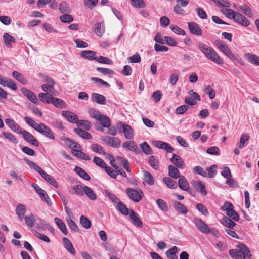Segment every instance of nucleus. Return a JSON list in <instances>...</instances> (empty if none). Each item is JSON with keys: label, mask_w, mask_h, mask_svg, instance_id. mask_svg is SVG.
I'll list each match as a JSON object with an SVG mask.
<instances>
[{"label": "nucleus", "mask_w": 259, "mask_h": 259, "mask_svg": "<svg viewBox=\"0 0 259 259\" xmlns=\"http://www.w3.org/2000/svg\"><path fill=\"white\" fill-rule=\"evenodd\" d=\"M198 48L209 60L219 65H222L224 63L223 59L212 48L200 42L198 44Z\"/></svg>", "instance_id": "f257e3e1"}, {"label": "nucleus", "mask_w": 259, "mask_h": 259, "mask_svg": "<svg viewBox=\"0 0 259 259\" xmlns=\"http://www.w3.org/2000/svg\"><path fill=\"white\" fill-rule=\"evenodd\" d=\"M222 13L228 18L233 19L237 23L242 26L248 27L250 23L246 17L239 12H236L232 9H225Z\"/></svg>", "instance_id": "f03ea898"}, {"label": "nucleus", "mask_w": 259, "mask_h": 259, "mask_svg": "<svg viewBox=\"0 0 259 259\" xmlns=\"http://www.w3.org/2000/svg\"><path fill=\"white\" fill-rule=\"evenodd\" d=\"M25 160L27 164L31 168L33 169L36 171H37L41 175V176L49 184H51L56 188L58 187L56 180L51 176L49 175L46 172L44 171L39 166L30 160L26 159Z\"/></svg>", "instance_id": "7ed1b4c3"}, {"label": "nucleus", "mask_w": 259, "mask_h": 259, "mask_svg": "<svg viewBox=\"0 0 259 259\" xmlns=\"http://www.w3.org/2000/svg\"><path fill=\"white\" fill-rule=\"evenodd\" d=\"M126 193L128 198L134 202H138L142 198L143 192L140 189L137 190L127 188L126 189Z\"/></svg>", "instance_id": "20e7f679"}, {"label": "nucleus", "mask_w": 259, "mask_h": 259, "mask_svg": "<svg viewBox=\"0 0 259 259\" xmlns=\"http://www.w3.org/2000/svg\"><path fill=\"white\" fill-rule=\"evenodd\" d=\"M117 128L119 132L124 133V135L127 139L130 140L133 138V130L129 125L120 122L117 124Z\"/></svg>", "instance_id": "39448f33"}, {"label": "nucleus", "mask_w": 259, "mask_h": 259, "mask_svg": "<svg viewBox=\"0 0 259 259\" xmlns=\"http://www.w3.org/2000/svg\"><path fill=\"white\" fill-rule=\"evenodd\" d=\"M215 44L217 47L230 59L231 60H234L235 59V55L232 53L230 48L222 41L217 40L215 41Z\"/></svg>", "instance_id": "423d86ee"}, {"label": "nucleus", "mask_w": 259, "mask_h": 259, "mask_svg": "<svg viewBox=\"0 0 259 259\" xmlns=\"http://www.w3.org/2000/svg\"><path fill=\"white\" fill-rule=\"evenodd\" d=\"M36 131L51 140H54L55 138L51 130L43 123H39Z\"/></svg>", "instance_id": "0eeeda50"}, {"label": "nucleus", "mask_w": 259, "mask_h": 259, "mask_svg": "<svg viewBox=\"0 0 259 259\" xmlns=\"http://www.w3.org/2000/svg\"><path fill=\"white\" fill-rule=\"evenodd\" d=\"M101 139L107 145L111 147L114 148H118L120 146L121 141L118 138L110 137L109 136H105L102 137Z\"/></svg>", "instance_id": "6e6552de"}, {"label": "nucleus", "mask_w": 259, "mask_h": 259, "mask_svg": "<svg viewBox=\"0 0 259 259\" xmlns=\"http://www.w3.org/2000/svg\"><path fill=\"white\" fill-rule=\"evenodd\" d=\"M197 228L201 232L204 234H209L210 228L201 219L195 218L193 221Z\"/></svg>", "instance_id": "1a4fd4ad"}, {"label": "nucleus", "mask_w": 259, "mask_h": 259, "mask_svg": "<svg viewBox=\"0 0 259 259\" xmlns=\"http://www.w3.org/2000/svg\"><path fill=\"white\" fill-rule=\"evenodd\" d=\"M153 145L156 147L165 150L167 152H172L174 149L170 146L167 143L161 141H154L153 142Z\"/></svg>", "instance_id": "9d476101"}, {"label": "nucleus", "mask_w": 259, "mask_h": 259, "mask_svg": "<svg viewBox=\"0 0 259 259\" xmlns=\"http://www.w3.org/2000/svg\"><path fill=\"white\" fill-rule=\"evenodd\" d=\"M20 134H21L23 136L24 139L27 141V142L31 143L32 145L35 146H39V142L34 137V136L29 132L26 130H21V132Z\"/></svg>", "instance_id": "9b49d317"}, {"label": "nucleus", "mask_w": 259, "mask_h": 259, "mask_svg": "<svg viewBox=\"0 0 259 259\" xmlns=\"http://www.w3.org/2000/svg\"><path fill=\"white\" fill-rule=\"evenodd\" d=\"M229 254L232 258L235 259H245L246 257H248V255H249L246 252L240 251L238 249H230Z\"/></svg>", "instance_id": "f8f14e48"}, {"label": "nucleus", "mask_w": 259, "mask_h": 259, "mask_svg": "<svg viewBox=\"0 0 259 259\" xmlns=\"http://www.w3.org/2000/svg\"><path fill=\"white\" fill-rule=\"evenodd\" d=\"M188 28L191 33L196 35L200 36L202 34V31L199 26L195 22H188Z\"/></svg>", "instance_id": "ddd939ff"}, {"label": "nucleus", "mask_w": 259, "mask_h": 259, "mask_svg": "<svg viewBox=\"0 0 259 259\" xmlns=\"http://www.w3.org/2000/svg\"><path fill=\"white\" fill-rule=\"evenodd\" d=\"M0 85L11 89L13 90L16 91L17 89L16 84L15 82L8 78H3L0 75Z\"/></svg>", "instance_id": "4468645a"}, {"label": "nucleus", "mask_w": 259, "mask_h": 259, "mask_svg": "<svg viewBox=\"0 0 259 259\" xmlns=\"http://www.w3.org/2000/svg\"><path fill=\"white\" fill-rule=\"evenodd\" d=\"M170 161L177 167L183 169L185 166L182 158L178 155L173 154Z\"/></svg>", "instance_id": "2eb2a0df"}, {"label": "nucleus", "mask_w": 259, "mask_h": 259, "mask_svg": "<svg viewBox=\"0 0 259 259\" xmlns=\"http://www.w3.org/2000/svg\"><path fill=\"white\" fill-rule=\"evenodd\" d=\"M21 92L32 102L35 104H39L37 97L32 91L26 88H22Z\"/></svg>", "instance_id": "dca6fc26"}, {"label": "nucleus", "mask_w": 259, "mask_h": 259, "mask_svg": "<svg viewBox=\"0 0 259 259\" xmlns=\"http://www.w3.org/2000/svg\"><path fill=\"white\" fill-rule=\"evenodd\" d=\"M62 114L68 121L71 123H76L78 120V116L73 112L63 111H62Z\"/></svg>", "instance_id": "f3484780"}, {"label": "nucleus", "mask_w": 259, "mask_h": 259, "mask_svg": "<svg viewBox=\"0 0 259 259\" xmlns=\"http://www.w3.org/2000/svg\"><path fill=\"white\" fill-rule=\"evenodd\" d=\"M237 10L238 11H241L245 15L249 18H252L253 17V14L252 10L248 5L243 4L239 6L237 8Z\"/></svg>", "instance_id": "a211bd4d"}, {"label": "nucleus", "mask_w": 259, "mask_h": 259, "mask_svg": "<svg viewBox=\"0 0 259 259\" xmlns=\"http://www.w3.org/2000/svg\"><path fill=\"white\" fill-rule=\"evenodd\" d=\"M5 123L13 132L18 134L21 132L22 130L21 127L14 120L7 118L5 120Z\"/></svg>", "instance_id": "6ab92c4d"}, {"label": "nucleus", "mask_w": 259, "mask_h": 259, "mask_svg": "<svg viewBox=\"0 0 259 259\" xmlns=\"http://www.w3.org/2000/svg\"><path fill=\"white\" fill-rule=\"evenodd\" d=\"M129 215L134 225L139 228H141L143 226L142 222L133 210H130Z\"/></svg>", "instance_id": "aec40b11"}, {"label": "nucleus", "mask_w": 259, "mask_h": 259, "mask_svg": "<svg viewBox=\"0 0 259 259\" xmlns=\"http://www.w3.org/2000/svg\"><path fill=\"white\" fill-rule=\"evenodd\" d=\"M63 245L65 248L71 254L74 255L75 254V250L71 243V242L66 237L62 239Z\"/></svg>", "instance_id": "412c9836"}, {"label": "nucleus", "mask_w": 259, "mask_h": 259, "mask_svg": "<svg viewBox=\"0 0 259 259\" xmlns=\"http://www.w3.org/2000/svg\"><path fill=\"white\" fill-rule=\"evenodd\" d=\"M92 99L94 102H95L98 104L102 105L106 104V98L101 94L97 93H93L92 94Z\"/></svg>", "instance_id": "4be33fe9"}, {"label": "nucleus", "mask_w": 259, "mask_h": 259, "mask_svg": "<svg viewBox=\"0 0 259 259\" xmlns=\"http://www.w3.org/2000/svg\"><path fill=\"white\" fill-rule=\"evenodd\" d=\"M192 184L202 195H206L207 194V192L205 190V186L201 181H193L192 182Z\"/></svg>", "instance_id": "5701e85b"}, {"label": "nucleus", "mask_w": 259, "mask_h": 259, "mask_svg": "<svg viewBox=\"0 0 259 259\" xmlns=\"http://www.w3.org/2000/svg\"><path fill=\"white\" fill-rule=\"evenodd\" d=\"M178 185H179V188L184 191H188L189 189V183H188V181L186 180V179L185 178V177L183 175H181L179 178Z\"/></svg>", "instance_id": "b1692460"}, {"label": "nucleus", "mask_w": 259, "mask_h": 259, "mask_svg": "<svg viewBox=\"0 0 259 259\" xmlns=\"http://www.w3.org/2000/svg\"><path fill=\"white\" fill-rule=\"evenodd\" d=\"M175 209L179 213L185 214L188 212L187 208L186 206L179 201H175L174 203Z\"/></svg>", "instance_id": "393cba45"}, {"label": "nucleus", "mask_w": 259, "mask_h": 259, "mask_svg": "<svg viewBox=\"0 0 259 259\" xmlns=\"http://www.w3.org/2000/svg\"><path fill=\"white\" fill-rule=\"evenodd\" d=\"M244 56L247 59L248 61L253 65L259 66V57L256 55L246 53L244 54Z\"/></svg>", "instance_id": "a878e982"}, {"label": "nucleus", "mask_w": 259, "mask_h": 259, "mask_svg": "<svg viewBox=\"0 0 259 259\" xmlns=\"http://www.w3.org/2000/svg\"><path fill=\"white\" fill-rule=\"evenodd\" d=\"M80 55L81 57L90 60H95L96 59V52L91 50L82 51Z\"/></svg>", "instance_id": "bb28decb"}, {"label": "nucleus", "mask_w": 259, "mask_h": 259, "mask_svg": "<svg viewBox=\"0 0 259 259\" xmlns=\"http://www.w3.org/2000/svg\"><path fill=\"white\" fill-rule=\"evenodd\" d=\"M54 220L56 224L57 225L62 233L64 235H67L68 233L67 230L66 225L63 222V221L61 219L57 217L55 218Z\"/></svg>", "instance_id": "cd10ccee"}, {"label": "nucleus", "mask_w": 259, "mask_h": 259, "mask_svg": "<svg viewBox=\"0 0 259 259\" xmlns=\"http://www.w3.org/2000/svg\"><path fill=\"white\" fill-rule=\"evenodd\" d=\"M38 97L42 102L46 104L51 103L53 98L52 95L49 93H40L38 94Z\"/></svg>", "instance_id": "c85d7f7f"}, {"label": "nucleus", "mask_w": 259, "mask_h": 259, "mask_svg": "<svg viewBox=\"0 0 259 259\" xmlns=\"http://www.w3.org/2000/svg\"><path fill=\"white\" fill-rule=\"evenodd\" d=\"M168 175L175 179L179 178L181 176L179 169L172 165H170L168 166Z\"/></svg>", "instance_id": "c756f323"}, {"label": "nucleus", "mask_w": 259, "mask_h": 259, "mask_svg": "<svg viewBox=\"0 0 259 259\" xmlns=\"http://www.w3.org/2000/svg\"><path fill=\"white\" fill-rule=\"evenodd\" d=\"M4 41L6 46L9 48L12 47V42H15V39L8 33L3 35Z\"/></svg>", "instance_id": "7c9ffc66"}, {"label": "nucleus", "mask_w": 259, "mask_h": 259, "mask_svg": "<svg viewBox=\"0 0 259 259\" xmlns=\"http://www.w3.org/2000/svg\"><path fill=\"white\" fill-rule=\"evenodd\" d=\"M2 135L4 137L13 144H17L18 140L17 138L12 134L6 132H2Z\"/></svg>", "instance_id": "2f4dec72"}, {"label": "nucleus", "mask_w": 259, "mask_h": 259, "mask_svg": "<svg viewBox=\"0 0 259 259\" xmlns=\"http://www.w3.org/2000/svg\"><path fill=\"white\" fill-rule=\"evenodd\" d=\"M51 103L54 106L59 108H64L66 107L65 103L61 99L54 98L53 97Z\"/></svg>", "instance_id": "473e14b6"}, {"label": "nucleus", "mask_w": 259, "mask_h": 259, "mask_svg": "<svg viewBox=\"0 0 259 259\" xmlns=\"http://www.w3.org/2000/svg\"><path fill=\"white\" fill-rule=\"evenodd\" d=\"M59 10L62 14H68L71 11L70 7L65 1H63L59 4Z\"/></svg>", "instance_id": "72a5a7b5"}, {"label": "nucleus", "mask_w": 259, "mask_h": 259, "mask_svg": "<svg viewBox=\"0 0 259 259\" xmlns=\"http://www.w3.org/2000/svg\"><path fill=\"white\" fill-rule=\"evenodd\" d=\"M13 77L23 85L27 83V79L19 72L15 71L12 73Z\"/></svg>", "instance_id": "f704fd0d"}, {"label": "nucleus", "mask_w": 259, "mask_h": 259, "mask_svg": "<svg viewBox=\"0 0 259 259\" xmlns=\"http://www.w3.org/2000/svg\"><path fill=\"white\" fill-rule=\"evenodd\" d=\"M122 146L124 148H127L128 150L135 151L137 149V145L134 141H128L123 143Z\"/></svg>", "instance_id": "c9c22d12"}, {"label": "nucleus", "mask_w": 259, "mask_h": 259, "mask_svg": "<svg viewBox=\"0 0 259 259\" xmlns=\"http://www.w3.org/2000/svg\"><path fill=\"white\" fill-rule=\"evenodd\" d=\"M74 170L81 178L85 180H90L91 178L90 176L81 167L76 166Z\"/></svg>", "instance_id": "e433bc0d"}, {"label": "nucleus", "mask_w": 259, "mask_h": 259, "mask_svg": "<svg viewBox=\"0 0 259 259\" xmlns=\"http://www.w3.org/2000/svg\"><path fill=\"white\" fill-rule=\"evenodd\" d=\"M177 251V247L174 246L171 248L167 250L165 254L169 259H178V256L176 255Z\"/></svg>", "instance_id": "4c0bfd02"}, {"label": "nucleus", "mask_w": 259, "mask_h": 259, "mask_svg": "<svg viewBox=\"0 0 259 259\" xmlns=\"http://www.w3.org/2000/svg\"><path fill=\"white\" fill-rule=\"evenodd\" d=\"M116 208L121 213L124 215H127L130 214V210L126 207V206L121 201L118 203L116 206Z\"/></svg>", "instance_id": "58836bf2"}, {"label": "nucleus", "mask_w": 259, "mask_h": 259, "mask_svg": "<svg viewBox=\"0 0 259 259\" xmlns=\"http://www.w3.org/2000/svg\"><path fill=\"white\" fill-rule=\"evenodd\" d=\"M144 181L149 185L154 184V180L152 175L147 171H144Z\"/></svg>", "instance_id": "ea45409f"}, {"label": "nucleus", "mask_w": 259, "mask_h": 259, "mask_svg": "<svg viewBox=\"0 0 259 259\" xmlns=\"http://www.w3.org/2000/svg\"><path fill=\"white\" fill-rule=\"evenodd\" d=\"M163 181L166 185L171 189H176L177 188V184L176 181L172 180L169 177H164Z\"/></svg>", "instance_id": "a19ab883"}, {"label": "nucleus", "mask_w": 259, "mask_h": 259, "mask_svg": "<svg viewBox=\"0 0 259 259\" xmlns=\"http://www.w3.org/2000/svg\"><path fill=\"white\" fill-rule=\"evenodd\" d=\"M95 32L99 36L103 35L104 33V24L103 22L97 23L95 24Z\"/></svg>", "instance_id": "79ce46f5"}, {"label": "nucleus", "mask_w": 259, "mask_h": 259, "mask_svg": "<svg viewBox=\"0 0 259 259\" xmlns=\"http://www.w3.org/2000/svg\"><path fill=\"white\" fill-rule=\"evenodd\" d=\"M74 131L79 136L85 139H91L92 138V136L90 133L83 130L82 129L75 128Z\"/></svg>", "instance_id": "37998d69"}, {"label": "nucleus", "mask_w": 259, "mask_h": 259, "mask_svg": "<svg viewBox=\"0 0 259 259\" xmlns=\"http://www.w3.org/2000/svg\"><path fill=\"white\" fill-rule=\"evenodd\" d=\"M26 211V208L23 204H19L16 208V212L18 217L22 220Z\"/></svg>", "instance_id": "c03bdc74"}, {"label": "nucleus", "mask_w": 259, "mask_h": 259, "mask_svg": "<svg viewBox=\"0 0 259 259\" xmlns=\"http://www.w3.org/2000/svg\"><path fill=\"white\" fill-rule=\"evenodd\" d=\"M87 197L91 200H95L97 196L94 192L89 187L85 186V193Z\"/></svg>", "instance_id": "a18cd8bd"}, {"label": "nucleus", "mask_w": 259, "mask_h": 259, "mask_svg": "<svg viewBox=\"0 0 259 259\" xmlns=\"http://www.w3.org/2000/svg\"><path fill=\"white\" fill-rule=\"evenodd\" d=\"M76 123L78 127L84 128L87 131L89 130L91 127V122L85 120H77Z\"/></svg>", "instance_id": "49530a36"}, {"label": "nucleus", "mask_w": 259, "mask_h": 259, "mask_svg": "<svg viewBox=\"0 0 259 259\" xmlns=\"http://www.w3.org/2000/svg\"><path fill=\"white\" fill-rule=\"evenodd\" d=\"M73 189L74 190V193L78 195L82 196L85 193V186L80 185H74Z\"/></svg>", "instance_id": "de8ad7c7"}, {"label": "nucleus", "mask_w": 259, "mask_h": 259, "mask_svg": "<svg viewBox=\"0 0 259 259\" xmlns=\"http://www.w3.org/2000/svg\"><path fill=\"white\" fill-rule=\"evenodd\" d=\"M140 146L143 152L146 154L150 155L152 154V150L147 142H144L141 143Z\"/></svg>", "instance_id": "09e8293b"}, {"label": "nucleus", "mask_w": 259, "mask_h": 259, "mask_svg": "<svg viewBox=\"0 0 259 259\" xmlns=\"http://www.w3.org/2000/svg\"><path fill=\"white\" fill-rule=\"evenodd\" d=\"M101 125L105 127L110 126L111 122L109 118L106 115H102V117L99 119Z\"/></svg>", "instance_id": "8fccbe9b"}, {"label": "nucleus", "mask_w": 259, "mask_h": 259, "mask_svg": "<svg viewBox=\"0 0 259 259\" xmlns=\"http://www.w3.org/2000/svg\"><path fill=\"white\" fill-rule=\"evenodd\" d=\"M149 164L154 169H159V162L158 160L154 156H151L149 157Z\"/></svg>", "instance_id": "3c124183"}, {"label": "nucleus", "mask_w": 259, "mask_h": 259, "mask_svg": "<svg viewBox=\"0 0 259 259\" xmlns=\"http://www.w3.org/2000/svg\"><path fill=\"white\" fill-rule=\"evenodd\" d=\"M80 223L85 229H89L91 226V221L84 215H81L80 217Z\"/></svg>", "instance_id": "603ef678"}, {"label": "nucleus", "mask_w": 259, "mask_h": 259, "mask_svg": "<svg viewBox=\"0 0 259 259\" xmlns=\"http://www.w3.org/2000/svg\"><path fill=\"white\" fill-rule=\"evenodd\" d=\"M89 113L91 117L95 118L97 120H99L103 115L101 114L98 110L93 108L90 109Z\"/></svg>", "instance_id": "864d4df0"}, {"label": "nucleus", "mask_w": 259, "mask_h": 259, "mask_svg": "<svg viewBox=\"0 0 259 259\" xmlns=\"http://www.w3.org/2000/svg\"><path fill=\"white\" fill-rule=\"evenodd\" d=\"M156 203L158 206L159 208L164 211H168V208L166 202H165L163 200L161 199H158L156 200Z\"/></svg>", "instance_id": "5fc2aeb1"}, {"label": "nucleus", "mask_w": 259, "mask_h": 259, "mask_svg": "<svg viewBox=\"0 0 259 259\" xmlns=\"http://www.w3.org/2000/svg\"><path fill=\"white\" fill-rule=\"evenodd\" d=\"M222 224L223 225L228 227L229 228H233L236 224L229 218L224 217L223 219Z\"/></svg>", "instance_id": "6e6d98bb"}, {"label": "nucleus", "mask_w": 259, "mask_h": 259, "mask_svg": "<svg viewBox=\"0 0 259 259\" xmlns=\"http://www.w3.org/2000/svg\"><path fill=\"white\" fill-rule=\"evenodd\" d=\"M97 62L100 63L106 64H112L113 62L112 60L108 57L104 56L96 57V60Z\"/></svg>", "instance_id": "4d7b16f0"}, {"label": "nucleus", "mask_w": 259, "mask_h": 259, "mask_svg": "<svg viewBox=\"0 0 259 259\" xmlns=\"http://www.w3.org/2000/svg\"><path fill=\"white\" fill-rule=\"evenodd\" d=\"M67 224L71 230L78 232L79 229L76 223L70 218L67 219Z\"/></svg>", "instance_id": "13d9d810"}, {"label": "nucleus", "mask_w": 259, "mask_h": 259, "mask_svg": "<svg viewBox=\"0 0 259 259\" xmlns=\"http://www.w3.org/2000/svg\"><path fill=\"white\" fill-rule=\"evenodd\" d=\"M226 214L235 221H238L239 220V217L237 213L234 210L233 207L227 212Z\"/></svg>", "instance_id": "bf43d9fd"}, {"label": "nucleus", "mask_w": 259, "mask_h": 259, "mask_svg": "<svg viewBox=\"0 0 259 259\" xmlns=\"http://www.w3.org/2000/svg\"><path fill=\"white\" fill-rule=\"evenodd\" d=\"M32 186L35 190L36 192L39 195L41 199L43 197H45L44 196L47 194L46 192L44 190H42L37 184L33 183Z\"/></svg>", "instance_id": "052dcab7"}, {"label": "nucleus", "mask_w": 259, "mask_h": 259, "mask_svg": "<svg viewBox=\"0 0 259 259\" xmlns=\"http://www.w3.org/2000/svg\"><path fill=\"white\" fill-rule=\"evenodd\" d=\"M98 0H83L84 5L90 9H92L97 4Z\"/></svg>", "instance_id": "680f3d73"}, {"label": "nucleus", "mask_w": 259, "mask_h": 259, "mask_svg": "<svg viewBox=\"0 0 259 259\" xmlns=\"http://www.w3.org/2000/svg\"><path fill=\"white\" fill-rule=\"evenodd\" d=\"M96 70L98 72L101 73L104 75H111L114 73L113 71L109 68L98 67L97 68Z\"/></svg>", "instance_id": "e2e57ef3"}, {"label": "nucleus", "mask_w": 259, "mask_h": 259, "mask_svg": "<svg viewBox=\"0 0 259 259\" xmlns=\"http://www.w3.org/2000/svg\"><path fill=\"white\" fill-rule=\"evenodd\" d=\"M92 149L93 151L97 152L100 154H106L103 148L97 144H93L91 146Z\"/></svg>", "instance_id": "0e129e2a"}, {"label": "nucleus", "mask_w": 259, "mask_h": 259, "mask_svg": "<svg viewBox=\"0 0 259 259\" xmlns=\"http://www.w3.org/2000/svg\"><path fill=\"white\" fill-rule=\"evenodd\" d=\"M132 5L135 8H142L146 6L143 0H131Z\"/></svg>", "instance_id": "69168bd1"}, {"label": "nucleus", "mask_w": 259, "mask_h": 259, "mask_svg": "<svg viewBox=\"0 0 259 259\" xmlns=\"http://www.w3.org/2000/svg\"><path fill=\"white\" fill-rule=\"evenodd\" d=\"M24 120L30 126L33 127L35 130H36L39 124L33 120L32 118L26 116L24 117Z\"/></svg>", "instance_id": "338daca9"}, {"label": "nucleus", "mask_w": 259, "mask_h": 259, "mask_svg": "<svg viewBox=\"0 0 259 259\" xmlns=\"http://www.w3.org/2000/svg\"><path fill=\"white\" fill-rule=\"evenodd\" d=\"M127 59L130 63H140L141 60V57L138 53H136L133 56L129 57Z\"/></svg>", "instance_id": "774afa93"}]
</instances>
